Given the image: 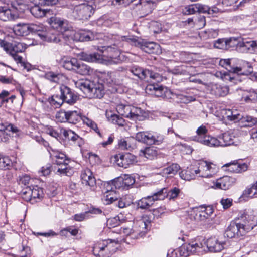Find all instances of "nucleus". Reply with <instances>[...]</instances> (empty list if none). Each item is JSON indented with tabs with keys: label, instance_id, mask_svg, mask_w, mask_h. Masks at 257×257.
<instances>
[{
	"label": "nucleus",
	"instance_id": "9",
	"mask_svg": "<svg viewBox=\"0 0 257 257\" xmlns=\"http://www.w3.org/2000/svg\"><path fill=\"white\" fill-rule=\"evenodd\" d=\"M201 248V243L192 242L187 244H183L181 246L177 248V251H179V255H180V257H187L191 254L196 252L198 249Z\"/></svg>",
	"mask_w": 257,
	"mask_h": 257
},
{
	"label": "nucleus",
	"instance_id": "50",
	"mask_svg": "<svg viewBox=\"0 0 257 257\" xmlns=\"http://www.w3.org/2000/svg\"><path fill=\"white\" fill-rule=\"evenodd\" d=\"M118 197V196L116 193V191H112L111 193L110 192L107 194H104V203L106 205L111 204H115Z\"/></svg>",
	"mask_w": 257,
	"mask_h": 257
},
{
	"label": "nucleus",
	"instance_id": "13",
	"mask_svg": "<svg viewBox=\"0 0 257 257\" xmlns=\"http://www.w3.org/2000/svg\"><path fill=\"white\" fill-rule=\"evenodd\" d=\"M62 35L58 33V31L49 27L47 28L46 31L41 34V39L48 42L58 43L61 41Z\"/></svg>",
	"mask_w": 257,
	"mask_h": 257
},
{
	"label": "nucleus",
	"instance_id": "35",
	"mask_svg": "<svg viewBox=\"0 0 257 257\" xmlns=\"http://www.w3.org/2000/svg\"><path fill=\"white\" fill-rule=\"evenodd\" d=\"M198 12L207 13L212 16H215L219 11V9L215 6L209 7V6L202 4L197 3Z\"/></svg>",
	"mask_w": 257,
	"mask_h": 257
},
{
	"label": "nucleus",
	"instance_id": "4",
	"mask_svg": "<svg viewBox=\"0 0 257 257\" xmlns=\"http://www.w3.org/2000/svg\"><path fill=\"white\" fill-rule=\"evenodd\" d=\"M61 97L65 103L73 105L78 100L79 97L76 92L69 87L62 85L60 88Z\"/></svg>",
	"mask_w": 257,
	"mask_h": 257
},
{
	"label": "nucleus",
	"instance_id": "58",
	"mask_svg": "<svg viewBox=\"0 0 257 257\" xmlns=\"http://www.w3.org/2000/svg\"><path fill=\"white\" fill-rule=\"evenodd\" d=\"M238 59L231 58L226 70L230 73L237 74V68L238 66Z\"/></svg>",
	"mask_w": 257,
	"mask_h": 257
},
{
	"label": "nucleus",
	"instance_id": "8",
	"mask_svg": "<svg viewBox=\"0 0 257 257\" xmlns=\"http://www.w3.org/2000/svg\"><path fill=\"white\" fill-rule=\"evenodd\" d=\"M80 177L83 184L89 186L92 190L96 189V179L90 169L87 168L83 169L81 171Z\"/></svg>",
	"mask_w": 257,
	"mask_h": 257
},
{
	"label": "nucleus",
	"instance_id": "12",
	"mask_svg": "<svg viewBox=\"0 0 257 257\" xmlns=\"http://www.w3.org/2000/svg\"><path fill=\"white\" fill-rule=\"evenodd\" d=\"M63 135L65 138V140L70 144L81 147L84 144L83 139L70 129L64 130Z\"/></svg>",
	"mask_w": 257,
	"mask_h": 257
},
{
	"label": "nucleus",
	"instance_id": "49",
	"mask_svg": "<svg viewBox=\"0 0 257 257\" xmlns=\"http://www.w3.org/2000/svg\"><path fill=\"white\" fill-rule=\"evenodd\" d=\"M107 242V240H102L94 244L93 247V254L96 257H100V255L101 252L103 251V250L105 246H106V243Z\"/></svg>",
	"mask_w": 257,
	"mask_h": 257
},
{
	"label": "nucleus",
	"instance_id": "40",
	"mask_svg": "<svg viewBox=\"0 0 257 257\" xmlns=\"http://www.w3.org/2000/svg\"><path fill=\"white\" fill-rule=\"evenodd\" d=\"M246 103H255L257 101V92L253 90L244 92L241 97Z\"/></svg>",
	"mask_w": 257,
	"mask_h": 257
},
{
	"label": "nucleus",
	"instance_id": "44",
	"mask_svg": "<svg viewBox=\"0 0 257 257\" xmlns=\"http://www.w3.org/2000/svg\"><path fill=\"white\" fill-rule=\"evenodd\" d=\"M34 6L30 8V11L35 18H40L45 16L47 10L41 8L39 4H34Z\"/></svg>",
	"mask_w": 257,
	"mask_h": 257
},
{
	"label": "nucleus",
	"instance_id": "55",
	"mask_svg": "<svg viewBox=\"0 0 257 257\" xmlns=\"http://www.w3.org/2000/svg\"><path fill=\"white\" fill-rule=\"evenodd\" d=\"M31 249L28 246L22 245L17 254H12L13 257H30Z\"/></svg>",
	"mask_w": 257,
	"mask_h": 257
},
{
	"label": "nucleus",
	"instance_id": "27",
	"mask_svg": "<svg viewBox=\"0 0 257 257\" xmlns=\"http://www.w3.org/2000/svg\"><path fill=\"white\" fill-rule=\"evenodd\" d=\"M49 23L52 29L59 32H62L65 31L64 27L65 23L64 20L56 16L52 17L50 18Z\"/></svg>",
	"mask_w": 257,
	"mask_h": 257
},
{
	"label": "nucleus",
	"instance_id": "19",
	"mask_svg": "<svg viewBox=\"0 0 257 257\" xmlns=\"http://www.w3.org/2000/svg\"><path fill=\"white\" fill-rule=\"evenodd\" d=\"M118 242L119 241L118 239H107L105 244L106 246L104 248L100 257H111L116 251V247L114 245L113 243L116 244H118Z\"/></svg>",
	"mask_w": 257,
	"mask_h": 257
},
{
	"label": "nucleus",
	"instance_id": "59",
	"mask_svg": "<svg viewBox=\"0 0 257 257\" xmlns=\"http://www.w3.org/2000/svg\"><path fill=\"white\" fill-rule=\"evenodd\" d=\"M124 221V219H120V216H116L114 217L109 219L108 220V223L110 227L114 228L120 225Z\"/></svg>",
	"mask_w": 257,
	"mask_h": 257
},
{
	"label": "nucleus",
	"instance_id": "52",
	"mask_svg": "<svg viewBox=\"0 0 257 257\" xmlns=\"http://www.w3.org/2000/svg\"><path fill=\"white\" fill-rule=\"evenodd\" d=\"M132 105L121 104L117 107V111L122 116L130 118Z\"/></svg>",
	"mask_w": 257,
	"mask_h": 257
},
{
	"label": "nucleus",
	"instance_id": "7",
	"mask_svg": "<svg viewBox=\"0 0 257 257\" xmlns=\"http://www.w3.org/2000/svg\"><path fill=\"white\" fill-rule=\"evenodd\" d=\"M160 200L157 190L151 193V195L142 198L137 202L138 208L147 209L151 207L155 201Z\"/></svg>",
	"mask_w": 257,
	"mask_h": 257
},
{
	"label": "nucleus",
	"instance_id": "60",
	"mask_svg": "<svg viewBox=\"0 0 257 257\" xmlns=\"http://www.w3.org/2000/svg\"><path fill=\"white\" fill-rule=\"evenodd\" d=\"M243 194L251 197H255L257 194V181L250 188L245 189Z\"/></svg>",
	"mask_w": 257,
	"mask_h": 257
},
{
	"label": "nucleus",
	"instance_id": "31",
	"mask_svg": "<svg viewBox=\"0 0 257 257\" xmlns=\"http://www.w3.org/2000/svg\"><path fill=\"white\" fill-rule=\"evenodd\" d=\"M198 142L209 147H219V138L207 135L200 137Z\"/></svg>",
	"mask_w": 257,
	"mask_h": 257
},
{
	"label": "nucleus",
	"instance_id": "23",
	"mask_svg": "<svg viewBox=\"0 0 257 257\" xmlns=\"http://www.w3.org/2000/svg\"><path fill=\"white\" fill-rule=\"evenodd\" d=\"M252 72V67L251 64L247 61L238 60L237 68V74L248 75Z\"/></svg>",
	"mask_w": 257,
	"mask_h": 257
},
{
	"label": "nucleus",
	"instance_id": "54",
	"mask_svg": "<svg viewBox=\"0 0 257 257\" xmlns=\"http://www.w3.org/2000/svg\"><path fill=\"white\" fill-rule=\"evenodd\" d=\"M180 166L176 163H173L164 169V173L171 176L177 174L180 169Z\"/></svg>",
	"mask_w": 257,
	"mask_h": 257
},
{
	"label": "nucleus",
	"instance_id": "16",
	"mask_svg": "<svg viewBox=\"0 0 257 257\" xmlns=\"http://www.w3.org/2000/svg\"><path fill=\"white\" fill-rule=\"evenodd\" d=\"M122 77L120 72L118 71H113L108 72L105 75L103 82L108 85H116L121 84Z\"/></svg>",
	"mask_w": 257,
	"mask_h": 257
},
{
	"label": "nucleus",
	"instance_id": "24",
	"mask_svg": "<svg viewBox=\"0 0 257 257\" xmlns=\"http://www.w3.org/2000/svg\"><path fill=\"white\" fill-rule=\"evenodd\" d=\"M31 195V203L39 202L44 196L43 189L37 185L31 186L28 193Z\"/></svg>",
	"mask_w": 257,
	"mask_h": 257
},
{
	"label": "nucleus",
	"instance_id": "20",
	"mask_svg": "<svg viewBox=\"0 0 257 257\" xmlns=\"http://www.w3.org/2000/svg\"><path fill=\"white\" fill-rule=\"evenodd\" d=\"M27 48V45L23 43L16 41L10 43L6 53L10 55L24 52Z\"/></svg>",
	"mask_w": 257,
	"mask_h": 257
},
{
	"label": "nucleus",
	"instance_id": "42",
	"mask_svg": "<svg viewBox=\"0 0 257 257\" xmlns=\"http://www.w3.org/2000/svg\"><path fill=\"white\" fill-rule=\"evenodd\" d=\"M241 38L231 37L226 38L227 49L233 50L236 49L239 52V48L241 41Z\"/></svg>",
	"mask_w": 257,
	"mask_h": 257
},
{
	"label": "nucleus",
	"instance_id": "36",
	"mask_svg": "<svg viewBox=\"0 0 257 257\" xmlns=\"http://www.w3.org/2000/svg\"><path fill=\"white\" fill-rule=\"evenodd\" d=\"M80 56L82 60L89 62H99L102 59V55L98 53L88 54L85 52H82Z\"/></svg>",
	"mask_w": 257,
	"mask_h": 257
},
{
	"label": "nucleus",
	"instance_id": "51",
	"mask_svg": "<svg viewBox=\"0 0 257 257\" xmlns=\"http://www.w3.org/2000/svg\"><path fill=\"white\" fill-rule=\"evenodd\" d=\"M149 89L150 90H154V94L157 97H166V92H167V89L164 88L163 86H157L151 85L149 86Z\"/></svg>",
	"mask_w": 257,
	"mask_h": 257
},
{
	"label": "nucleus",
	"instance_id": "21",
	"mask_svg": "<svg viewBox=\"0 0 257 257\" xmlns=\"http://www.w3.org/2000/svg\"><path fill=\"white\" fill-rule=\"evenodd\" d=\"M255 41L246 39H241L240 47L239 48V52L242 53H254Z\"/></svg>",
	"mask_w": 257,
	"mask_h": 257
},
{
	"label": "nucleus",
	"instance_id": "48",
	"mask_svg": "<svg viewBox=\"0 0 257 257\" xmlns=\"http://www.w3.org/2000/svg\"><path fill=\"white\" fill-rule=\"evenodd\" d=\"M49 101L50 104L56 108L60 107L64 102L61 97V93L56 94L52 95L49 98Z\"/></svg>",
	"mask_w": 257,
	"mask_h": 257
},
{
	"label": "nucleus",
	"instance_id": "62",
	"mask_svg": "<svg viewBox=\"0 0 257 257\" xmlns=\"http://www.w3.org/2000/svg\"><path fill=\"white\" fill-rule=\"evenodd\" d=\"M131 116L130 119H138L142 114V110L140 108L132 106L131 111H130Z\"/></svg>",
	"mask_w": 257,
	"mask_h": 257
},
{
	"label": "nucleus",
	"instance_id": "1",
	"mask_svg": "<svg viewBox=\"0 0 257 257\" xmlns=\"http://www.w3.org/2000/svg\"><path fill=\"white\" fill-rule=\"evenodd\" d=\"M257 226L256 212L252 210H245L238 217L232 221L224 232L228 238L244 236Z\"/></svg>",
	"mask_w": 257,
	"mask_h": 257
},
{
	"label": "nucleus",
	"instance_id": "10",
	"mask_svg": "<svg viewBox=\"0 0 257 257\" xmlns=\"http://www.w3.org/2000/svg\"><path fill=\"white\" fill-rule=\"evenodd\" d=\"M20 130L15 125L8 122L0 123V137L2 142H7L9 140L10 134L8 133L18 135Z\"/></svg>",
	"mask_w": 257,
	"mask_h": 257
},
{
	"label": "nucleus",
	"instance_id": "18",
	"mask_svg": "<svg viewBox=\"0 0 257 257\" xmlns=\"http://www.w3.org/2000/svg\"><path fill=\"white\" fill-rule=\"evenodd\" d=\"M233 181V178L228 176H225L217 179L216 182L214 183L213 187L216 189H220L226 190L232 185Z\"/></svg>",
	"mask_w": 257,
	"mask_h": 257
},
{
	"label": "nucleus",
	"instance_id": "17",
	"mask_svg": "<svg viewBox=\"0 0 257 257\" xmlns=\"http://www.w3.org/2000/svg\"><path fill=\"white\" fill-rule=\"evenodd\" d=\"M229 167L228 170L237 173H241L248 170V165L246 163H242L238 160H234L224 165Z\"/></svg>",
	"mask_w": 257,
	"mask_h": 257
},
{
	"label": "nucleus",
	"instance_id": "45",
	"mask_svg": "<svg viewBox=\"0 0 257 257\" xmlns=\"http://www.w3.org/2000/svg\"><path fill=\"white\" fill-rule=\"evenodd\" d=\"M219 146L226 147L234 144L232 136L227 133L223 134L222 136L219 137Z\"/></svg>",
	"mask_w": 257,
	"mask_h": 257
},
{
	"label": "nucleus",
	"instance_id": "37",
	"mask_svg": "<svg viewBox=\"0 0 257 257\" xmlns=\"http://www.w3.org/2000/svg\"><path fill=\"white\" fill-rule=\"evenodd\" d=\"M157 155V151L153 147H146L144 149L141 150L139 155L144 157L148 159L152 160Z\"/></svg>",
	"mask_w": 257,
	"mask_h": 257
},
{
	"label": "nucleus",
	"instance_id": "56",
	"mask_svg": "<svg viewBox=\"0 0 257 257\" xmlns=\"http://www.w3.org/2000/svg\"><path fill=\"white\" fill-rule=\"evenodd\" d=\"M109 121L119 126H124L125 123V120L122 117L115 114L111 115Z\"/></svg>",
	"mask_w": 257,
	"mask_h": 257
},
{
	"label": "nucleus",
	"instance_id": "63",
	"mask_svg": "<svg viewBox=\"0 0 257 257\" xmlns=\"http://www.w3.org/2000/svg\"><path fill=\"white\" fill-rule=\"evenodd\" d=\"M178 61L181 63H188L191 61L190 55L186 52H181L178 53V58H176Z\"/></svg>",
	"mask_w": 257,
	"mask_h": 257
},
{
	"label": "nucleus",
	"instance_id": "47",
	"mask_svg": "<svg viewBox=\"0 0 257 257\" xmlns=\"http://www.w3.org/2000/svg\"><path fill=\"white\" fill-rule=\"evenodd\" d=\"M211 163L208 162L207 161H202L200 164L199 168L197 169H195L193 168H192V174L194 175V178L195 176L199 174L200 172L203 170V171H210L211 169Z\"/></svg>",
	"mask_w": 257,
	"mask_h": 257
},
{
	"label": "nucleus",
	"instance_id": "6",
	"mask_svg": "<svg viewBox=\"0 0 257 257\" xmlns=\"http://www.w3.org/2000/svg\"><path fill=\"white\" fill-rule=\"evenodd\" d=\"M114 158L117 165L124 168L129 167L130 165H133L137 162L136 156L129 153L117 154L114 156Z\"/></svg>",
	"mask_w": 257,
	"mask_h": 257
},
{
	"label": "nucleus",
	"instance_id": "32",
	"mask_svg": "<svg viewBox=\"0 0 257 257\" xmlns=\"http://www.w3.org/2000/svg\"><path fill=\"white\" fill-rule=\"evenodd\" d=\"M120 44L121 42L119 40H118L113 44V46H108L107 47L105 51L106 52L108 53V57L111 59H113L119 57L120 53L119 47Z\"/></svg>",
	"mask_w": 257,
	"mask_h": 257
},
{
	"label": "nucleus",
	"instance_id": "46",
	"mask_svg": "<svg viewBox=\"0 0 257 257\" xmlns=\"http://www.w3.org/2000/svg\"><path fill=\"white\" fill-rule=\"evenodd\" d=\"M14 18V15L10 9L5 7H0V20L6 21Z\"/></svg>",
	"mask_w": 257,
	"mask_h": 257
},
{
	"label": "nucleus",
	"instance_id": "11",
	"mask_svg": "<svg viewBox=\"0 0 257 257\" xmlns=\"http://www.w3.org/2000/svg\"><path fill=\"white\" fill-rule=\"evenodd\" d=\"M160 200H163L165 198H168L169 200H174L179 195L181 190L179 188L174 187L170 190L167 188H163L157 190Z\"/></svg>",
	"mask_w": 257,
	"mask_h": 257
},
{
	"label": "nucleus",
	"instance_id": "41",
	"mask_svg": "<svg viewBox=\"0 0 257 257\" xmlns=\"http://www.w3.org/2000/svg\"><path fill=\"white\" fill-rule=\"evenodd\" d=\"M30 32L38 35L41 38V34L46 31L47 27L42 24H29Z\"/></svg>",
	"mask_w": 257,
	"mask_h": 257
},
{
	"label": "nucleus",
	"instance_id": "5",
	"mask_svg": "<svg viewBox=\"0 0 257 257\" xmlns=\"http://www.w3.org/2000/svg\"><path fill=\"white\" fill-rule=\"evenodd\" d=\"M206 245L208 250L211 252H220L224 248L226 242L219 236H211L206 241Z\"/></svg>",
	"mask_w": 257,
	"mask_h": 257
},
{
	"label": "nucleus",
	"instance_id": "43",
	"mask_svg": "<svg viewBox=\"0 0 257 257\" xmlns=\"http://www.w3.org/2000/svg\"><path fill=\"white\" fill-rule=\"evenodd\" d=\"M67 122L76 124L81 119V116L80 112L76 110L67 111Z\"/></svg>",
	"mask_w": 257,
	"mask_h": 257
},
{
	"label": "nucleus",
	"instance_id": "29",
	"mask_svg": "<svg viewBox=\"0 0 257 257\" xmlns=\"http://www.w3.org/2000/svg\"><path fill=\"white\" fill-rule=\"evenodd\" d=\"M128 71L141 80L146 79L147 74H149L148 69H144L137 65L132 66L130 67Z\"/></svg>",
	"mask_w": 257,
	"mask_h": 257
},
{
	"label": "nucleus",
	"instance_id": "53",
	"mask_svg": "<svg viewBox=\"0 0 257 257\" xmlns=\"http://www.w3.org/2000/svg\"><path fill=\"white\" fill-rule=\"evenodd\" d=\"M12 165V162L9 157L0 155V169H9Z\"/></svg>",
	"mask_w": 257,
	"mask_h": 257
},
{
	"label": "nucleus",
	"instance_id": "14",
	"mask_svg": "<svg viewBox=\"0 0 257 257\" xmlns=\"http://www.w3.org/2000/svg\"><path fill=\"white\" fill-rule=\"evenodd\" d=\"M136 45L148 54L157 53L159 47V45L156 43L147 42L143 39L137 41Z\"/></svg>",
	"mask_w": 257,
	"mask_h": 257
},
{
	"label": "nucleus",
	"instance_id": "26",
	"mask_svg": "<svg viewBox=\"0 0 257 257\" xmlns=\"http://www.w3.org/2000/svg\"><path fill=\"white\" fill-rule=\"evenodd\" d=\"M14 33L18 36H27L30 32V24L18 23L13 28Z\"/></svg>",
	"mask_w": 257,
	"mask_h": 257
},
{
	"label": "nucleus",
	"instance_id": "38",
	"mask_svg": "<svg viewBox=\"0 0 257 257\" xmlns=\"http://www.w3.org/2000/svg\"><path fill=\"white\" fill-rule=\"evenodd\" d=\"M78 60L75 58H67L62 60L61 64L62 67L66 70L75 71Z\"/></svg>",
	"mask_w": 257,
	"mask_h": 257
},
{
	"label": "nucleus",
	"instance_id": "57",
	"mask_svg": "<svg viewBox=\"0 0 257 257\" xmlns=\"http://www.w3.org/2000/svg\"><path fill=\"white\" fill-rule=\"evenodd\" d=\"M59 74L52 71L45 73V77L47 80L54 83H58L60 80Z\"/></svg>",
	"mask_w": 257,
	"mask_h": 257
},
{
	"label": "nucleus",
	"instance_id": "33",
	"mask_svg": "<svg viewBox=\"0 0 257 257\" xmlns=\"http://www.w3.org/2000/svg\"><path fill=\"white\" fill-rule=\"evenodd\" d=\"M75 72L81 75H90L93 73V69L78 61Z\"/></svg>",
	"mask_w": 257,
	"mask_h": 257
},
{
	"label": "nucleus",
	"instance_id": "25",
	"mask_svg": "<svg viewBox=\"0 0 257 257\" xmlns=\"http://www.w3.org/2000/svg\"><path fill=\"white\" fill-rule=\"evenodd\" d=\"M76 87L81 90L84 94L89 96L94 86V83L87 80H81L75 82Z\"/></svg>",
	"mask_w": 257,
	"mask_h": 257
},
{
	"label": "nucleus",
	"instance_id": "2",
	"mask_svg": "<svg viewBox=\"0 0 257 257\" xmlns=\"http://www.w3.org/2000/svg\"><path fill=\"white\" fill-rule=\"evenodd\" d=\"M52 156L54 163L60 166L57 171L58 173L68 176L73 175V168L69 165L70 159L65 154L58 151H53Z\"/></svg>",
	"mask_w": 257,
	"mask_h": 257
},
{
	"label": "nucleus",
	"instance_id": "28",
	"mask_svg": "<svg viewBox=\"0 0 257 257\" xmlns=\"http://www.w3.org/2000/svg\"><path fill=\"white\" fill-rule=\"evenodd\" d=\"M228 92L229 88L226 86L215 84L211 86V93L216 97H224L228 93Z\"/></svg>",
	"mask_w": 257,
	"mask_h": 257
},
{
	"label": "nucleus",
	"instance_id": "3",
	"mask_svg": "<svg viewBox=\"0 0 257 257\" xmlns=\"http://www.w3.org/2000/svg\"><path fill=\"white\" fill-rule=\"evenodd\" d=\"M94 11L95 9L92 5L84 3L76 6L74 8L72 14L76 19L86 20L91 16Z\"/></svg>",
	"mask_w": 257,
	"mask_h": 257
},
{
	"label": "nucleus",
	"instance_id": "61",
	"mask_svg": "<svg viewBox=\"0 0 257 257\" xmlns=\"http://www.w3.org/2000/svg\"><path fill=\"white\" fill-rule=\"evenodd\" d=\"M67 111H65L64 109H61L56 113L55 117L58 122L61 123L67 122Z\"/></svg>",
	"mask_w": 257,
	"mask_h": 257
},
{
	"label": "nucleus",
	"instance_id": "22",
	"mask_svg": "<svg viewBox=\"0 0 257 257\" xmlns=\"http://www.w3.org/2000/svg\"><path fill=\"white\" fill-rule=\"evenodd\" d=\"M153 132L151 131L139 132L135 136V138L138 141L149 145H153Z\"/></svg>",
	"mask_w": 257,
	"mask_h": 257
},
{
	"label": "nucleus",
	"instance_id": "30",
	"mask_svg": "<svg viewBox=\"0 0 257 257\" xmlns=\"http://www.w3.org/2000/svg\"><path fill=\"white\" fill-rule=\"evenodd\" d=\"M133 197L131 195H125L121 197H118L114 205L119 208H123L130 206L133 203Z\"/></svg>",
	"mask_w": 257,
	"mask_h": 257
},
{
	"label": "nucleus",
	"instance_id": "15",
	"mask_svg": "<svg viewBox=\"0 0 257 257\" xmlns=\"http://www.w3.org/2000/svg\"><path fill=\"white\" fill-rule=\"evenodd\" d=\"M72 39L75 41H89L94 39L93 33L91 31L79 30L71 35Z\"/></svg>",
	"mask_w": 257,
	"mask_h": 257
},
{
	"label": "nucleus",
	"instance_id": "39",
	"mask_svg": "<svg viewBox=\"0 0 257 257\" xmlns=\"http://www.w3.org/2000/svg\"><path fill=\"white\" fill-rule=\"evenodd\" d=\"M119 231L120 234H123L126 236H130L132 238H138L139 237H142L144 235V233L142 232H139L128 227H121Z\"/></svg>",
	"mask_w": 257,
	"mask_h": 257
},
{
	"label": "nucleus",
	"instance_id": "64",
	"mask_svg": "<svg viewBox=\"0 0 257 257\" xmlns=\"http://www.w3.org/2000/svg\"><path fill=\"white\" fill-rule=\"evenodd\" d=\"M242 121L246 123L245 126L252 127L257 123V118L251 116L243 117Z\"/></svg>",
	"mask_w": 257,
	"mask_h": 257
},
{
	"label": "nucleus",
	"instance_id": "34",
	"mask_svg": "<svg viewBox=\"0 0 257 257\" xmlns=\"http://www.w3.org/2000/svg\"><path fill=\"white\" fill-rule=\"evenodd\" d=\"M104 94V86L102 84L94 83L91 91L89 94L90 97L94 98H101Z\"/></svg>",
	"mask_w": 257,
	"mask_h": 257
}]
</instances>
